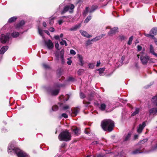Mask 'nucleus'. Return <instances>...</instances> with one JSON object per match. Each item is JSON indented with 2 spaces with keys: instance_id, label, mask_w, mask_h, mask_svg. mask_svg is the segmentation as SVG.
<instances>
[{
  "instance_id": "nucleus-9",
  "label": "nucleus",
  "mask_w": 157,
  "mask_h": 157,
  "mask_svg": "<svg viewBox=\"0 0 157 157\" xmlns=\"http://www.w3.org/2000/svg\"><path fill=\"white\" fill-rule=\"evenodd\" d=\"M149 59V57L148 56H142L140 57L141 61L143 64H146Z\"/></svg>"
},
{
  "instance_id": "nucleus-60",
  "label": "nucleus",
  "mask_w": 157,
  "mask_h": 157,
  "mask_svg": "<svg viewBox=\"0 0 157 157\" xmlns=\"http://www.w3.org/2000/svg\"><path fill=\"white\" fill-rule=\"evenodd\" d=\"M43 25L44 27H46V24L45 22H44L43 23Z\"/></svg>"
},
{
  "instance_id": "nucleus-44",
  "label": "nucleus",
  "mask_w": 157,
  "mask_h": 157,
  "mask_svg": "<svg viewBox=\"0 0 157 157\" xmlns=\"http://www.w3.org/2000/svg\"><path fill=\"white\" fill-rule=\"evenodd\" d=\"M147 140V139H144L143 140L141 141L140 142V144H143L144 143L146 142Z\"/></svg>"
},
{
  "instance_id": "nucleus-3",
  "label": "nucleus",
  "mask_w": 157,
  "mask_h": 157,
  "mask_svg": "<svg viewBox=\"0 0 157 157\" xmlns=\"http://www.w3.org/2000/svg\"><path fill=\"white\" fill-rule=\"evenodd\" d=\"M71 137L70 133L66 130L60 133L58 136V139L60 141H67L71 140Z\"/></svg>"
},
{
  "instance_id": "nucleus-10",
  "label": "nucleus",
  "mask_w": 157,
  "mask_h": 157,
  "mask_svg": "<svg viewBox=\"0 0 157 157\" xmlns=\"http://www.w3.org/2000/svg\"><path fill=\"white\" fill-rule=\"evenodd\" d=\"M79 31L81 34L87 38H90L92 37L91 35H89L87 32L84 31L80 30Z\"/></svg>"
},
{
  "instance_id": "nucleus-49",
  "label": "nucleus",
  "mask_w": 157,
  "mask_h": 157,
  "mask_svg": "<svg viewBox=\"0 0 157 157\" xmlns=\"http://www.w3.org/2000/svg\"><path fill=\"white\" fill-rule=\"evenodd\" d=\"M69 108V106L68 105H66L64 106L63 107V109L64 110H66Z\"/></svg>"
},
{
  "instance_id": "nucleus-25",
  "label": "nucleus",
  "mask_w": 157,
  "mask_h": 157,
  "mask_svg": "<svg viewBox=\"0 0 157 157\" xmlns=\"http://www.w3.org/2000/svg\"><path fill=\"white\" fill-rule=\"evenodd\" d=\"M142 152L140 151V148L137 149L135 151L132 152V154H136L138 153H141Z\"/></svg>"
},
{
  "instance_id": "nucleus-6",
  "label": "nucleus",
  "mask_w": 157,
  "mask_h": 157,
  "mask_svg": "<svg viewBox=\"0 0 157 157\" xmlns=\"http://www.w3.org/2000/svg\"><path fill=\"white\" fill-rule=\"evenodd\" d=\"M45 45L49 49H52L54 47L53 44L51 40H48L45 42Z\"/></svg>"
},
{
  "instance_id": "nucleus-55",
  "label": "nucleus",
  "mask_w": 157,
  "mask_h": 157,
  "mask_svg": "<svg viewBox=\"0 0 157 157\" xmlns=\"http://www.w3.org/2000/svg\"><path fill=\"white\" fill-rule=\"evenodd\" d=\"M54 38L56 39H59V36L58 35L55 36H54Z\"/></svg>"
},
{
  "instance_id": "nucleus-42",
  "label": "nucleus",
  "mask_w": 157,
  "mask_h": 157,
  "mask_svg": "<svg viewBox=\"0 0 157 157\" xmlns=\"http://www.w3.org/2000/svg\"><path fill=\"white\" fill-rule=\"evenodd\" d=\"M137 51H140L142 49V47L140 45H138L137 46Z\"/></svg>"
},
{
  "instance_id": "nucleus-35",
  "label": "nucleus",
  "mask_w": 157,
  "mask_h": 157,
  "mask_svg": "<svg viewBox=\"0 0 157 157\" xmlns=\"http://www.w3.org/2000/svg\"><path fill=\"white\" fill-rule=\"evenodd\" d=\"M89 68L91 69L93 68L94 67V64L93 63H89L88 64Z\"/></svg>"
},
{
  "instance_id": "nucleus-4",
  "label": "nucleus",
  "mask_w": 157,
  "mask_h": 157,
  "mask_svg": "<svg viewBox=\"0 0 157 157\" xmlns=\"http://www.w3.org/2000/svg\"><path fill=\"white\" fill-rule=\"evenodd\" d=\"M75 6L73 4H69L66 5L64 8L63 10L61 12V14H63L67 11L70 13H72L73 11Z\"/></svg>"
},
{
  "instance_id": "nucleus-51",
  "label": "nucleus",
  "mask_w": 157,
  "mask_h": 157,
  "mask_svg": "<svg viewBox=\"0 0 157 157\" xmlns=\"http://www.w3.org/2000/svg\"><path fill=\"white\" fill-rule=\"evenodd\" d=\"M151 34H145V35L146 36H147V37H150V36H152V37H154V36L152 35V36L151 35Z\"/></svg>"
},
{
  "instance_id": "nucleus-24",
  "label": "nucleus",
  "mask_w": 157,
  "mask_h": 157,
  "mask_svg": "<svg viewBox=\"0 0 157 157\" xmlns=\"http://www.w3.org/2000/svg\"><path fill=\"white\" fill-rule=\"evenodd\" d=\"M150 52L153 54L157 57V54L155 53L154 51L153 47L151 45L150 46Z\"/></svg>"
},
{
  "instance_id": "nucleus-46",
  "label": "nucleus",
  "mask_w": 157,
  "mask_h": 157,
  "mask_svg": "<svg viewBox=\"0 0 157 157\" xmlns=\"http://www.w3.org/2000/svg\"><path fill=\"white\" fill-rule=\"evenodd\" d=\"M62 116L65 118H67L68 117V116L66 113H63L62 115Z\"/></svg>"
},
{
  "instance_id": "nucleus-47",
  "label": "nucleus",
  "mask_w": 157,
  "mask_h": 157,
  "mask_svg": "<svg viewBox=\"0 0 157 157\" xmlns=\"http://www.w3.org/2000/svg\"><path fill=\"white\" fill-rule=\"evenodd\" d=\"M68 61L67 62V63L68 65H71V64L72 61L71 60L69 59L68 58Z\"/></svg>"
},
{
  "instance_id": "nucleus-54",
  "label": "nucleus",
  "mask_w": 157,
  "mask_h": 157,
  "mask_svg": "<svg viewBox=\"0 0 157 157\" xmlns=\"http://www.w3.org/2000/svg\"><path fill=\"white\" fill-rule=\"evenodd\" d=\"M157 148V144H156L155 146L154 147L152 148V150H156Z\"/></svg>"
},
{
  "instance_id": "nucleus-33",
  "label": "nucleus",
  "mask_w": 157,
  "mask_h": 157,
  "mask_svg": "<svg viewBox=\"0 0 157 157\" xmlns=\"http://www.w3.org/2000/svg\"><path fill=\"white\" fill-rule=\"evenodd\" d=\"M133 36H131V37H130L129 38V40L128 42V44L130 45L132 44V41L133 40Z\"/></svg>"
},
{
  "instance_id": "nucleus-23",
  "label": "nucleus",
  "mask_w": 157,
  "mask_h": 157,
  "mask_svg": "<svg viewBox=\"0 0 157 157\" xmlns=\"http://www.w3.org/2000/svg\"><path fill=\"white\" fill-rule=\"evenodd\" d=\"M105 68H100L97 70L99 71V73L100 74V76L103 75V72L105 71Z\"/></svg>"
},
{
  "instance_id": "nucleus-34",
  "label": "nucleus",
  "mask_w": 157,
  "mask_h": 157,
  "mask_svg": "<svg viewBox=\"0 0 157 157\" xmlns=\"http://www.w3.org/2000/svg\"><path fill=\"white\" fill-rule=\"evenodd\" d=\"M58 107L56 105L53 106L52 108V109L53 111H56L58 110Z\"/></svg>"
},
{
  "instance_id": "nucleus-36",
  "label": "nucleus",
  "mask_w": 157,
  "mask_h": 157,
  "mask_svg": "<svg viewBox=\"0 0 157 157\" xmlns=\"http://www.w3.org/2000/svg\"><path fill=\"white\" fill-rule=\"evenodd\" d=\"M62 41H61L60 42V44L61 45H63L64 44L66 46H67V44L66 42V41L65 40H62Z\"/></svg>"
},
{
  "instance_id": "nucleus-38",
  "label": "nucleus",
  "mask_w": 157,
  "mask_h": 157,
  "mask_svg": "<svg viewBox=\"0 0 157 157\" xmlns=\"http://www.w3.org/2000/svg\"><path fill=\"white\" fill-rule=\"evenodd\" d=\"M54 17H52L50 18L49 20V24L50 25H52L54 23Z\"/></svg>"
},
{
  "instance_id": "nucleus-62",
  "label": "nucleus",
  "mask_w": 157,
  "mask_h": 157,
  "mask_svg": "<svg viewBox=\"0 0 157 157\" xmlns=\"http://www.w3.org/2000/svg\"><path fill=\"white\" fill-rule=\"evenodd\" d=\"M138 136L137 135H135L134 136L135 139H136L138 138Z\"/></svg>"
},
{
  "instance_id": "nucleus-8",
  "label": "nucleus",
  "mask_w": 157,
  "mask_h": 157,
  "mask_svg": "<svg viewBox=\"0 0 157 157\" xmlns=\"http://www.w3.org/2000/svg\"><path fill=\"white\" fill-rule=\"evenodd\" d=\"M48 91L52 95H56L58 94L59 89H57L55 90H51L49 89H48Z\"/></svg>"
},
{
  "instance_id": "nucleus-20",
  "label": "nucleus",
  "mask_w": 157,
  "mask_h": 157,
  "mask_svg": "<svg viewBox=\"0 0 157 157\" xmlns=\"http://www.w3.org/2000/svg\"><path fill=\"white\" fill-rule=\"evenodd\" d=\"M98 8V7L97 6H93L89 11L90 13H92L93 12L94 10H95L96 9H97Z\"/></svg>"
},
{
  "instance_id": "nucleus-45",
  "label": "nucleus",
  "mask_w": 157,
  "mask_h": 157,
  "mask_svg": "<svg viewBox=\"0 0 157 157\" xmlns=\"http://www.w3.org/2000/svg\"><path fill=\"white\" fill-rule=\"evenodd\" d=\"M59 44L58 42H56L55 44V47L58 50H59Z\"/></svg>"
},
{
  "instance_id": "nucleus-64",
  "label": "nucleus",
  "mask_w": 157,
  "mask_h": 157,
  "mask_svg": "<svg viewBox=\"0 0 157 157\" xmlns=\"http://www.w3.org/2000/svg\"><path fill=\"white\" fill-rule=\"evenodd\" d=\"M154 41L156 45H157V39L154 38Z\"/></svg>"
},
{
  "instance_id": "nucleus-28",
  "label": "nucleus",
  "mask_w": 157,
  "mask_h": 157,
  "mask_svg": "<svg viewBox=\"0 0 157 157\" xmlns=\"http://www.w3.org/2000/svg\"><path fill=\"white\" fill-rule=\"evenodd\" d=\"M151 101L156 104V103L157 102V96L153 97L151 99Z\"/></svg>"
},
{
  "instance_id": "nucleus-11",
  "label": "nucleus",
  "mask_w": 157,
  "mask_h": 157,
  "mask_svg": "<svg viewBox=\"0 0 157 157\" xmlns=\"http://www.w3.org/2000/svg\"><path fill=\"white\" fill-rule=\"evenodd\" d=\"M118 28L116 27H115L111 29L110 31L108 33V34L109 35H111L116 33L117 31Z\"/></svg>"
},
{
  "instance_id": "nucleus-14",
  "label": "nucleus",
  "mask_w": 157,
  "mask_h": 157,
  "mask_svg": "<svg viewBox=\"0 0 157 157\" xmlns=\"http://www.w3.org/2000/svg\"><path fill=\"white\" fill-rule=\"evenodd\" d=\"M25 24V22L24 21H21V22L17 25L16 26V29L18 30L20 28H21L22 26Z\"/></svg>"
},
{
  "instance_id": "nucleus-61",
  "label": "nucleus",
  "mask_w": 157,
  "mask_h": 157,
  "mask_svg": "<svg viewBox=\"0 0 157 157\" xmlns=\"http://www.w3.org/2000/svg\"><path fill=\"white\" fill-rule=\"evenodd\" d=\"M58 23L59 25H61L63 21L62 20H60L58 21Z\"/></svg>"
},
{
  "instance_id": "nucleus-18",
  "label": "nucleus",
  "mask_w": 157,
  "mask_h": 157,
  "mask_svg": "<svg viewBox=\"0 0 157 157\" xmlns=\"http://www.w3.org/2000/svg\"><path fill=\"white\" fill-rule=\"evenodd\" d=\"M106 107V105L105 103H102L100 104L99 107V109L102 111H104L105 110Z\"/></svg>"
},
{
  "instance_id": "nucleus-56",
  "label": "nucleus",
  "mask_w": 157,
  "mask_h": 157,
  "mask_svg": "<svg viewBox=\"0 0 157 157\" xmlns=\"http://www.w3.org/2000/svg\"><path fill=\"white\" fill-rule=\"evenodd\" d=\"M98 143V142H97V141H94L91 144H92L93 145V144H97Z\"/></svg>"
},
{
  "instance_id": "nucleus-50",
  "label": "nucleus",
  "mask_w": 157,
  "mask_h": 157,
  "mask_svg": "<svg viewBox=\"0 0 157 157\" xmlns=\"http://www.w3.org/2000/svg\"><path fill=\"white\" fill-rule=\"evenodd\" d=\"M43 66L45 68H49V66H48V65H47L45 64H43Z\"/></svg>"
},
{
  "instance_id": "nucleus-2",
  "label": "nucleus",
  "mask_w": 157,
  "mask_h": 157,
  "mask_svg": "<svg viewBox=\"0 0 157 157\" xmlns=\"http://www.w3.org/2000/svg\"><path fill=\"white\" fill-rule=\"evenodd\" d=\"M102 128L105 131H111L114 126L113 121L110 119L105 120L101 123Z\"/></svg>"
},
{
  "instance_id": "nucleus-13",
  "label": "nucleus",
  "mask_w": 157,
  "mask_h": 157,
  "mask_svg": "<svg viewBox=\"0 0 157 157\" xmlns=\"http://www.w3.org/2000/svg\"><path fill=\"white\" fill-rule=\"evenodd\" d=\"M81 24H79L78 25H76L74 26L71 28L69 30L71 31H75L79 29L81 26Z\"/></svg>"
},
{
  "instance_id": "nucleus-15",
  "label": "nucleus",
  "mask_w": 157,
  "mask_h": 157,
  "mask_svg": "<svg viewBox=\"0 0 157 157\" xmlns=\"http://www.w3.org/2000/svg\"><path fill=\"white\" fill-rule=\"evenodd\" d=\"M8 49L7 46L3 47L0 50V54H3Z\"/></svg>"
},
{
  "instance_id": "nucleus-12",
  "label": "nucleus",
  "mask_w": 157,
  "mask_h": 157,
  "mask_svg": "<svg viewBox=\"0 0 157 157\" xmlns=\"http://www.w3.org/2000/svg\"><path fill=\"white\" fill-rule=\"evenodd\" d=\"M78 58L79 59V61L80 63V65L81 66H83L84 64V61L83 60V58L81 55L79 54H78Z\"/></svg>"
},
{
  "instance_id": "nucleus-59",
  "label": "nucleus",
  "mask_w": 157,
  "mask_h": 157,
  "mask_svg": "<svg viewBox=\"0 0 157 157\" xmlns=\"http://www.w3.org/2000/svg\"><path fill=\"white\" fill-rule=\"evenodd\" d=\"M105 35V34H102L101 35L99 36L100 37V39H101L102 37H103Z\"/></svg>"
},
{
  "instance_id": "nucleus-16",
  "label": "nucleus",
  "mask_w": 157,
  "mask_h": 157,
  "mask_svg": "<svg viewBox=\"0 0 157 157\" xmlns=\"http://www.w3.org/2000/svg\"><path fill=\"white\" fill-rule=\"evenodd\" d=\"M149 113L150 114H157V108H154L151 109L149 110Z\"/></svg>"
},
{
  "instance_id": "nucleus-41",
  "label": "nucleus",
  "mask_w": 157,
  "mask_h": 157,
  "mask_svg": "<svg viewBox=\"0 0 157 157\" xmlns=\"http://www.w3.org/2000/svg\"><path fill=\"white\" fill-rule=\"evenodd\" d=\"M60 58L62 60V63H64V62L63 60V54H61L60 55Z\"/></svg>"
},
{
  "instance_id": "nucleus-27",
  "label": "nucleus",
  "mask_w": 157,
  "mask_h": 157,
  "mask_svg": "<svg viewBox=\"0 0 157 157\" xmlns=\"http://www.w3.org/2000/svg\"><path fill=\"white\" fill-rule=\"evenodd\" d=\"M16 19L17 18L14 17H12L9 19L8 22L10 23L13 22L15 21L16 20Z\"/></svg>"
},
{
  "instance_id": "nucleus-52",
  "label": "nucleus",
  "mask_w": 157,
  "mask_h": 157,
  "mask_svg": "<svg viewBox=\"0 0 157 157\" xmlns=\"http://www.w3.org/2000/svg\"><path fill=\"white\" fill-rule=\"evenodd\" d=\"M49 31H50L51 32H54V31H55V29H54V28H53V27L50 28L49 29Z\"/></svg>"
},
{
  "instance_id": "nucleus-43",
  "label": "nucleus",
  "mask_w": 157,
  "mask_h": 157,
  "mask_svg": "<svg viewBox=\"0 0 157 157\" xmlns=\"http://www.w3.org/2000/svg\"><path fill=\"white\" fill-rule=\"evenodd\" d=\"M70 53L71 54L75 55L76 54V52H75L73 50H71L70 51Z\"/></svg>"
},
{
  "instance_id": "nucleus-29",
  "label": "nucleus",
  "mask_w": 157,
  "mask_h": 157,
  "mask_svg": "<svg viewBox=\"0 0 157 157\" xmlns=\"http://www.w3.org/2000/svg\"><path fill=\"white\" fill-rule=\"evenodd\" d=\"M84 72V70L83 69H79L77 73L78 75H81Z\"/></svg>"
},
{
  "instance_id": "nucleus-37",
  "label": "nucleus",
  "mask_w": 157,
  "mask_h": 157,
  "mask_svg": "<svg viewBox=\"0 0 157 157\" xmlns=\"http://www.w3.org/2000/svg\"><path fill=\"white\" fill-rule=\"evenodd\" d=\"M88 7H86L85 10L84 11L83 13L84 15L85 16L86 15L87 13L88 12Z\"/></svg>"
},
{
  "instance_id": "nucleus-53",
  "label": "nucleus",
  "mask_w": 157,
  "mask_h": 157,
  "mask_svg": "<svg viewBox=\"0 0 157 157\" xmlns=\"http://www.w3.org/2000/svg\"><path fill=\"white\" fill-rule=\"evenodd\" d=\"M100 64V61H98L97 63L96 66L98 67Z\"/></svg>"
},
{
  "instance_id": "nucleus-19",
  "label": "nucleus",
  "mask_w": 157,
  "mask_h": 157,
  "mask_svg": "<svg viewBox=\"0 0 157 157\" xmlns=\"http://www.w3.org/2000/svg\"><path fill=\"white\" fill-rule=\"evenodd\" d=\"M150 33L151 34H153L156 35L157 34V28H154L152 29L150 31Z\"/></svg>"
},
{
  "instance_id": "nucleus-63",
  "label": "nucleus",
  "mask_w": 157,
  "mask_h": 157,
  "mask_svg": "<svg viewBox=\"0 0 157 157\" xmlns=\"http://www.w3.org/2000/svg\"><path fill=\"white\" fill-rule=\"evenodd\" d=\"M45 32L47 34L49 35V32L47 30H45Z\"/></svg>"
},
{
  "instance_id": "nucleus-31",
  "label": "nucleus",
  "mask_w": 157,
  "mask_h": 157,
  "mask_svg": "<svg viewBox=\"0 0 157 157\" xmlns=\"http://www.w3.org/2000/svg\"><path fill=\"white\" fill-rule=\"evenodd\" d=\"M73 131L75 134L78 135L79 134V131L77 128H76L75 129H73Z\"/></svg>"
},
{
  "instance_id": "nucleus-22",
  "label": "nucleus",
  "mask_w": 157,
  "mask_h": 157,
  "mask_svg": "<svg viewBox=\"0 0 157 157\" xmlns=\"http://www.w3.org/2000/svg\"><path fill=\"white\" fill-rule=\"evenodd\" d=\"M79 110L76 108H75L72 111V112L74 115V116H76L79 112Z\"/></svg>"
},
{
  "instance_id": "nucleus-17",
  "label": "nucleus",
  "mask_w": 157,
  "mask_h": 157,
  "mask_svg": "<svg viewBox=\"0 0 157 157\" xmlns=\"http://www.w3.org/2000/svg\"><path fill=\"white\" fill-rule=\"evenodd\" d=\"M131 134L129 133L127 134L124 135V141H127L129 140L131 137Z\"/></svg>"
},
{
  "instance_id": "nucleus-21",
  "label": "nucleus",
  "mask_w": 157,
  "mask_h": 157,
  "mask_svg": "<svg viewBox=\"0 0 157 157\" xmlns=\"http://www.w3.org/2000/svg\"><path fill=\"white\" fill-rule=\"evenodd\" d=\"M140 111V109L139 108H136L135 110L132 114V116H134L136 114L139 113Z\"/></svg>"
},
{
  "instance_id": "nucleus-1",
  "label": "nucleus",
  "mask_w": 157,
  "mask_h": 157,
  "mask_svg": "<svg viewBox=\"0 0 157 157\" xmlns=\"http://www.w3.org/2000/svg\"><path fill=\"white\" fill-rule=\"evenodd\" d=\"M8 153L11 154H16L18 157H29L26 153L18 148L14 147L12 144H10L8 146Z\"/></svg>"
},
{
  "instance_id": "nucleus-5",
  "label": "nucleus",
  "mask_w": 157,
  "mask_h": 157,
  "mask_svg": "<svg viewBox=\"0 0 157 157\" xmlns=\"http://www.w3.org/2000/svg\"><path fill=\"white\" fill-rule=\"evenodd\" d=\"M10 35V34L9 33L7 34L6 35L2 34L0 39L1 42L2 43H5L7 41H8Z\"/></svg>"
},
{
  "instance_id": "nucleus-48",
  "label": "nucleus",
  "mask_w": 157,
  "mask_h": 157,
  "mask_svg": "<svg viewBox=\"0 0 157 157\" xmlns=\"http://www.w3.org/2000/svg\"><path fill=\"white\" fill-rule=\"evenodd\" d=\"M91 40H88V41H87V42H86V44L87 45H90V44H91L92 43H91Z\"/></svg>"
},
{
  "instance_id": "nucleus-39",
  "label": "nucleus",
  "mask_w": 157,
  "mask_h": 157,
  "mask_svg": "<svg viewBox=\"0 0 157 157\" xmlns=\"http://www.w3.org/2000/svg\"><path fill=\"white\" fill-rule=\"evenodd\" d=\"M38 32L40 35L42 36H43V31L42 29H40L39 28H38Z\"/></svg>"
},
{
  "instance_id": "nucleus-7",
  "label": "nucleus",
  "mask_w": 157,
  "mask_h": 157,
  "mask_svg": "<svg viewBox=\"0 0 157 157\" xmlns=\"http://www.w3.org/2000/svg\"><path fill=\"white\" fill-rule=\"evenodd\" d=\"M146 126L145 122H144L142 124H139L138 128H137V132L139 133H140L142 132L144 128Z\"/></svg>"
},
{
  "instance_id": "nucleus-40",
  "label": "nucleus",
  "mask_w": 157,
  "mask_h": 157,
  "mask_svg": "<svg viewBox=\"0 0 157 157\" xmlns=\"http://www.w3.org/2000/svg\"><path fill=\"white\" fill-rule=\"evenodd\" d=\"M80 98L82 99L84 98L85 97V95L82 92L80 93Z\"/></svg>"
},
{
  "instance_id": "nucleus-32",
  "label": "nucleus",
  "mask_w": 157,
  "mask_h": 157,
  "mask_svg": "<svg viewBox=\"0 0 157 157\" xmlns=\"http://www.w3.org/2000/svg\"><path fill=\"white\" fill-rule=\"evenodd\" d=\"M91 16H88L85 20L84 22L85 23H87L91 19Z\"/></svg>"
},
{
  "instance_id": "nucleus-30",
  "label": "nucleus",
  "mask_w": 157,
  "mask_h": 157,
  "mask_svg": "<svg viewBox=\"0 0 157 157\" xmlns=\"http://www.w3.org/2000/svg\"><path fill=\"white\" fill-rule=\"evenodd\" d=\"M100 37L99 36H97L95 37L94 38L92 39L91 40V41H96L99 40H100Z\"/></svg>"
},
{
  "instance_id": "nucleus-57",
  "label": "nucleus",
  "mask_w": 157,
  "mask_h": 157,
  "mask_svg": "<svg viewBox=\"0 0 157 157\" xmlns=\"http://www.w3.org/2000/svg\"><path fill=\"white\" fill-rule=\"evenodd\" d=\"M145 50L144 49H143L142 51L141 52H140V53H141L142 55H144V54L145 53Z\"/></svg>"
},
{
  "instance_id": "nucleus-58",
  "label": "nucleus",
  "mask_w": 157,
  "mask_h": 157,
  "mask_svg": "<svg viewBox=\"0 0 157 157\" xmlns=\"http://www.w3.org/2000/svg\"><path fill=\"white\" fill-rule=\"evenodd\" d=\"M125 59V57L124 56H123L121 58V60H122V62H123V61Z\"/></svg>"
},
{
  "instance_id": "nucleus-26",
  "label": "nucleus",
  "mask_w": 157,
  "mask_h": 157,
  "mask_svg": "<svg viewBox=\"0 0 157 157\" xmlns=\"http://www.w3.org/2000/svg\"><path fill=\"white\" fill-rule=\"evenodd\" d=\"M19 35V33L18 32L14 31L12 34V36L13 37H16L18 36Z\"/></svg>"
}]
</instances>
